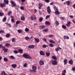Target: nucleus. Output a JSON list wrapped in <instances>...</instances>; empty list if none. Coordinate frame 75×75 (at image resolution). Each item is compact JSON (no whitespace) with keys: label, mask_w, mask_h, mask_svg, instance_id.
I'll return each instance as SVG.
<instances>
[{"label":"nucleus","mask_w":75,"mask_h":75,"mask_svg":"<svg viewBox=\"0 0 75 75\" xmlns=\"http://www.w3.org/2000/svg\"><path fill=\"white\" fill-rule=\"evenodd\" d=\"M22 56L23 57H24L26 59H31L32 58V57H30V55L26 54H23Z\"/></svg>","instance_id":"1"},{"label":"nucleus","mask_w":75,"mask_h":75,"mask_svg":"<svg viewBox=\"0 0 75 75\" xmlns=\"http://www.w3.org/2000/svg\"><path fill=\"white\" fill-rule=\"evenodd\" d=\"M10 3H11V7H16V6H17L16 4V3H15L14 1L13 0H11L10 1Z\"/></svg>","instance_id":"2"},{"label":"nucleus","mask_w":75,"mask_h":75,"mask_svg":"<svg viewBox=\"0 0 75 75\" xmlns=\"http://www.w3.org/2000/svg\"><path fill=\"white\" fill-rule=\"evenodd\" d=\"M52 64L53 65H57V61L56 60H53L52 62Z\"/></svg>","instance_id":"3"},{"label":"nucleus","mask_w":75,"mask_h":75,"mask_svg":"<svg viewBox=\"0 0 75 75\" xmlns=\"http://www.w3.org/2000/svg\"><path fill=\"white\" fill-rule=\"evenodd\" d=\"M30 18L32 20H34L36 19V17L34 15H33L32 16H31Z\"/></svg>","instance_id":"4"},{"label":"nucleus","mask_w":75,"mask_h":75,"mask_svg":"<svg viewBox=\"0 0 75 75\" xmlns=\"http://www.w3.org/2000/svg\"><path fill=\"white\" fill-rule=\"evenodd\" d=\"M6 4L3 3L2 4V3H0V6L1 7H2V8H3V7H6Z\"/></svg>","instance_id":"5"},{"label":"nucleus","mask_w":75,"mask_h":75,"mask_svg":"<svg viewBox=\"0 0 75 75\" xmlns=\"http://www.w3.org/2000/svg\"><path fill=\"white\" fill-rule=\"evenodd\" d=\"M32 69L34 72H37V67L35 66H33L32 67Z\"/></svg>","instance_id":"6"},{"label":"nucleus","mask_w":75,"mask_h":75,"mask_svg":"<svg viewBox=\"0 0 75 75\" xmlns=\"http://www.w3.org/2000/svg\"><path fill=\"white\" fill-rule=\"evenodd\" d=\"M47 12L48 13V14H50L51 13V9H50V7L48 6L47 7Z\"/></svg>","instance_id":"7"},{"label":"nucleus","mask_w":75,"mask_h":75,"mask_svg":"<svg viewBox=\"0 0 75 75\" xmlns=\"http://www.w3.org/2000/svg\"><path fill=\"white\" fill-rule=\"evenodd\" d=\"M38 6H39L38 8L39 10H40L41 8V7H42V6H43V4L40 3L38 4Z\"/></svg>","instance_id":"8"},{"label":"nucleus","mask_w":75,"mask_h":75,"mask_svg":"<svg viewBox=\"0 0 75 75\" xmlns=\"http://www.w3.org/2000/svg\"><path fill=\"white\" fill-rule=\"evenodd\" d=\"M35 46L34 45H30L28 46L29 48H30V49H33L34 48Z\"/></svg>","instance_id":"9"},{"label":"nucleus","mask_w":75,"mask_h":75,"mask_svg":"<svg viewBox=\"0 0 75 75\" xmlns=\"http://www.w3.org/2000/svg\"><path fill=\"white\" fill-rule=\"evenodd\" d=\"M39 64H40V65H43L44 64V61L40 60L39 62Z\"/></svg>","instance_id":"10"},{"label":"nucleus","mask_w":75,"mask_h":75,"mask_svg":"<svg viewBox=\"0 0 75 75\" xmlns=\"http://www.w3.org/2000/svg\"><path fill=\"white\" fill-rule=\"evenodd\" d=\"M9 2L8 0H4V4L6 3V4H8Z\"/></svg>","instance_id":"11"},{"label":"nucleus","mask_w":75,"mask_h":75,"mask_svg":"<svg viewBox=\"0 0 75 75\" xmlns=\"http://www.w3.org/2000/svg\"><path fill=\"white\" fill-rule=\"evenodd\" d=\"M34 39L35 41H36V42H37V43H38V42H40V40H39V39L38 38H35Z\"/></svg>","instance_id":"12"},{"label":"nucleus","mask_w":75,"mask_h":75,"mask_svg":"<svg viewBox=\"0 0 75 75\" xmlns=\"http://www.w3.org/2000/svg\"><path fill=\"white\" fill-rule=\"evenodd\" d=\"M64 39H67V40H69V38L68 36L64 35Z\"/></svg>","instance_id":"13"},{"label":"nucleus","mask_w":75,"mask_h":75,"mask_svg":"<svg viewBox=\"0 0 75 75\" xmlns=\"http://www.w3.org/2000/svg\"><path fill=\"white\" fill-rule=\"evenodd\" d=\"M59 50H62V48H61L59 47H58L56 49H55V50L56 51H58Z\"/></svg>","instance_id":"14"},{"label":"nucleus","mask_w":75,"mask_h":75,"mask_svg":"<svg viewBox=\"0 0 75 75\" xmlns=\"http://www.w3.org/2000/svg\"><path fill=\"white\" fill-rule=\"evenodd\" d=\"M40 54L41 55H45L44 53L42 51H41L40 52Z\"/></svg>","instance_id":"15"},{"label":"nucleus","mask_w":75,"mask_h":75,"mask_svg":"<svg viewBox=\"0 0 75 75\" xmlns=\"http://www.w3.org/2000/svg\"><path fill=\"white\" fill-rule=\"evenodd\" d=\"M11 67L13 68H15L16 67H17V64H13L11 65Z\"/></svg>","instance_id":"16"},{"label":"nucleus","mask_w":75,"mask_h":75,"mask_svg":"<svg viewBox=\"0 0 75 75\" xmlns=\"http://www.w3.org/2000/svg\"><path fill=\"white\" fill-rule=\"evenodd\" d=\"M68 62V59H65L64 60V65H65L66 64H67V62Z\"/></svg>","instance_id":"17"},{"label":"nucleus","mask_w":75,"mask_h":75,"mask_svg":"<svg viewBox=\"0 0 75 75\" xmlns=\"http://www.w3.org/2000/svg\"><path fill=\"white\" fill-rule=\"evenodd\" d=\"M18 52H19L20 54H23V50L19 49L18 50Z\"/></svg>","instance_id":"18"},{"label":"nucleus","mask_w":75,"mask_h":75,"mask_svg":"<svg viewBox=\"0 0 75 75\" xmlns=\"http://www.w3.org/2000/svg\"><path fill=\"white\" fill-rule=\"evenodd\" d=\"M21 19L22 21H24L25 20V18H24V16H22L21 17Z\"/></svg>","instance_id":"19"},{"label":"nucleus","mask_w":75,"mask_h":75,"mask_svg":"<svg viewBox=\"0 0 75 75\" xmlns=\"http://www.w3.org/2000/svg\"><path fill=\"white\" fill-rule=\"evenodd\" d=\"M52 58H53V59H54V60H56V61L57 60V57H55V56H52Z\"/></svg>","instance_id":"20"},{"label":"nucleus","mask_w":75,"mask_h":75,"mask_svg":"<svg viewBox=\"0 0 75 75\" xmlns=\"http://www.w3.org/2000/svg\"><path fill=\"white\" fill-rule=\"evenodd\" d=\"M45 23L46 25H50V22L49 21H46L45 22Z\"/></svg>","instance_id":"21"},{"label":"nucleus","mask_w":75,"mask_h":75,"mask_svg":"<svg viewBox=\"0 0 75 75\" xmlns=\"http://www.w3.org/2000/svg\"><path fill=\"white\" fill-rule=\"evenodd\" d=\"M69 63L70 65H72L73 64V61L71 60L69 61Z\"/></svg>","instance_id":"22"},{"label":"nucleus","mask_w":75,"mask_h":75,"mask_svg":"<svg viewBox=\"0 0 75 75\" xmlns=\"http://www.w3.org/2000/svg\"><path fill=\"white\" fill-rule=\"evenodd\" d=\"M71 24V22L70 21H69L67 22V24H66V26L67 27H69L70 25V24Z\"/></svg>","instance_id":"23"},{"label":"nucleus","mask_w":75,"mask_h":75,"mask_svg":"<svg viewBox=\"0 0 75 75\" xmlns=\"http://www.w3.org/2000/svg\"><path fill=\"white\" fill-rule=\"evenodd\" d=\"M4 60L5 62H7L8 61V59L7 57H5L4 58Z\"/></svg>","instance_id":"24"},{"label":"nucleus","mask_w":75,"mask_h":75,"mask_svg":"<svg viewBox=\"0 0 75 75\" xmlns=\"http://www.w3.org/2000/svg\"><path fill=\"white\" fill-rule=\"evenodd\" d=\"M1 74L2 75H7V74H6V72H5V71H3L1 73Z\"/></svg>","instance_id":"25"},{"label":"nucleus","mask_w":75,"mask_h":75,"mask_svg":"<svg viewBox=\"0 0 75 75\" xmlns=\"http://www.w3.org/2000/svg\"><path fill=\"white\" fill-rule=\"evenodd\" d=\"M12 14V12L11 11H10L8 13V16H11V14Z\"/></svg>","instance_id":"26"},{"label":"nucleus","mask_w":75,"mask_h":75,"mask_svg":"<svg viewBox=\"0 0 75 75\" xmlns=\"http://www.w3.org/2000/svg\"><path fill=\"white\" fill-rule=\"evenodd\" d=\"M50 42L51 43H55V42L52 40L50 39L49 40Z\"/></svg>","instance_id":"27"},{"label":"nucleus","mask_w":75,"mask_h":75,"mask_svg":"<svg viewBox=\"0 0 75 75\" xmlns=\"http://www.w3.org/2000/svg\"><path fill=\"white\" fill-rule=\"evenodd\" d=\"M66 3L67 5L68 6H69L70 4V1H67Z\"/></svg>","instance_id":"28"},{"label":"nucleus","mask_w":75,"mask_h":75,"mask_svg":"<svg viewBox=\"0 0 75 75\" xmlns=\"http://www.w3.org/2000/svg\"><path fill=\"white\" fill-rule=\"evenodd\" d=\"M25 39L27 40V41H28V40H30V38H29L28 36H26L25 37Z\"/></svg>","instance_id":"29"},{"label":"nucleus","mask_w":75,"mask_h":75,"mask_svg":"<svg viewBox=\"0 0 75 75\" xmlns=\"http://www.w3.org/2000/svg\"><path fill=\"white\" fill-rule=\"evenodd\" d=\"M6 36L7 38H9L10 36V35L9 33H8L6 35Z\"/></svg>","instance_id":"30"},{"label":"nucleus","mask_w":75,"mask_h":75,"mask_svg":"<svg viewBox=\"0 0 75 75\" xmlns=\"http://www.w3.org/2000/svg\"><path fill=\"white\" fill-rule=\"evenodd\" d=\"M40 27L42 29H43L45 27V26H44V25H41L40 26Z\"/></svg>","instance_id":"31"},{"label":"nucleus","mask_w":75,"mask_h":75,"mask_svg":"<svg viewBox=\"0 0 75 75\" xmlns=\"http://www.w3.org/2000/svg\"><path fill=\"white\" fill-rule=\"evenodd\" d=\"M6 17H5L3 19L2 21H3V22H6Z\"/></svg>","instance_id":"32"},{"label":"nucleus","mask_w":75,"mask_h":75,"mask_svg":"<svg viewBox=\"0 0 75 75\" xmlns=\"http://www.w3.org/2000/svg\"><path fill=\"white\" fill-rule=\"evenodd\" d=\"M46 55L47 57H49V56H50V52H48V53L46 52Z\"/></svg>","instance_id":"33"},{"label":"nucleus","mask_w":75,"mask_h":75,"mask_svg":"<svg viewBox=\"0 0 75 75\" xmlns=\"http://www.w3.org/2000/svg\"><path fill=\"white\" fill-rule=\"evenodd\" d=\"M55 24H56V25L57 26H58V25H59V22L58 21H56L55 22Z\"/></svg>","instance_id":"34"},{"label":"nucleus","mask_w":75,"mask_h":75,"mask_svg":"<svg viewBox=\"0 0 75 75\" xmlns=\"http://www.w3.org/2000/svg\"><path fill=\"white\" fill-rule=\"evenodd\" d=\"M16 42V38H13L12 40V42Z\"/></svg>","instance_id":"35"},{"label":"nucleus","mask_w":75,"mask_h":75,"mask_svg":"<svg viewBox=\"0 0 75 75\" xmlns=\"http://www.w3.org/2000/svg\"><path fill=\"white\" fill-rule=\"evenodd\" d=\"M43 20V18H40L39 19V21L40 22H41Z\"/></svg>","instance_id":"36"},{"label":"nucleus","mask_w":75,"mask_h":75,"mask_svg":"<svg viewBox=\"0 0 75 75\" xmlns=\"http://www.w3.org/2000/svg\"><path fill=\"white\" fill-rule=\"evenodd\" d=\"M67 27H66V26L65 25H62V28H64V29H66V28Z\"/></svg>","instance_id":"37"},{"label":"nucleus","mask_w":75,"mask_h":75,"mask_svg":"<svg viewBox=\"0 0 75 75\" xmlns=\"http://www.w3.org/2000/svg\"><path fill=\"white\" fill-rule=\"evenodd\" d=\"M48 47V45H43V48H45L46 47Z\"/></svg>","instance_id":"38"},{"label":"nucleus","mask_w":75,"mask_h":75,"mask_svg":"<svg viewBox=\"0 0 75 75\" xmlns=\"http://www.w3.org/2000/svg\"><path fill=\"white\" fill-rule=\"evenodd\" d=\"M2 33H3V34H4V30H0V34H2Z\"/></svg>","instance_id":"39"},{"label":"nucleus","mask_w":75,"mask_h":75,"mask_svg":"<svg viewBox=\"0 0 75 75\" xmlns=\"http://www.w3.org/2000/svg\"><path fill=\"white\" fill-rule=\"evenodd\" d=\"M49 46L50 47H54V45L52 43H50L49 44Z\"/></svg>","instance_id":"40"},{"label":"nucleus","mask_w":75,"mask_h":75,"mask_svg":"<svg viewBox=\"0 0 75 75\" xmlns=\"http://www.w3.org/2000/svg\"><path fill=\"white\" fill-rule=\"evenodd\" d=\"M13 52L15 53V54H17L18 52V51L16 50H15L13 51Z\"/></svg>","instance_id":"41"},{"label":"nucleus","mask_w":75,"mask_h":75,"mask_svg":"<svg viewBox=\"0 0 75 75\" xmlns=\"http://www.w3.org/2000/svg\"><path fill=\"white\" fill-rule=\"evenodd\" d=\"M17 31L19 33H21L22 32V30L21 29L18 30H17Z\"/></svg>","instance_id":"42"},{"label":"nucleus","mask_w":75,"mask_h":75,"mask_svg":"<svg viewBox=\"0 0 75 75\" xmlns=\"http://www.w3.org/2000/svg\"><path fill=\"white\" fill-rule=\"evenodd\" d=\"M20 21H17L16 22V24H20Z\"/></svg>","instance_id":"43"},{"label":"nucleus","mask_w":75,"mask_h":75,"mask_svg":"<svg viewBox=\"0 0 75 75\" xmlns=\"http://www.w3.org/2000/svg\"><path fill=\"white\" fill-rule=\"evenodd\" d=\"M10 58H12V59H14L15 57L13 56H10Z\"/></svg>","instance_id":"44"},{"label":"nucleus","mask_w":75,"mask_h":75,"mask_svg":"<svg viewBox=\"0 0 75 75\" xmlns=\"http://www.w3.org/2000/svg\"><path fill=\"white\" fill-rule=\"evenodd\" d=\"M20 9H21V10H23L24 8V7H23V6H21L20 7Z\"/></svg>","instance_id":"45"},{"label":"nucleus","mask_w":75,"mask_h":75,"mask_svg":"<svg viewBox=\"0 0 75 75\" xmlns=\"http://www.w3.org/2000/svg\"><path fill=\"white\" fill-rule=\"evenodd\" d=\"M55 13L56 14H59L60 13L58 11H55Z\"/></svg>","instance_id":"46"},{"label":"nucleus","mask_w":75,"mask_h":75,"mask_svg":"<svg viewBox=\"0 0 75 75\" xmlns=\"http://www.w3.org/2000/svg\"><path fill=\"white\" fill-rule=\"evenodd\" d=\"M25 31H26V32H28V31H29V29L28 28H26L25 29Z\"/></svg>","instance_id":"47"},{"label":"nucleus","mask_w":75,"mask_h":75,"mask_svg":"<svg viewBox=\"0 0 75 75\" xmlns=\"http://www.w3.org/2000/svg\"><path fill=\"white\" fill-rule=\"evenodd\" d=\"M4 51L5 52H7L8 51V49H5Z\"/></svg>","instance_id":"48"},{"label":"nucleus","mask_w":75,"mask_h":75,"mask_svg":"<svg viewBox=\"0 0 75 75\" xmlns=\"http://www.w3.org/2000/svg\"><path fill=\"white\" fill-rule=\"evenodd\" d=\"M27 63H25L23 65L24 67H27Z\"/></svg>","instance_id":"49"},{"label":"nucleus","mask_w":75,"mask_h":75,"mask_svg":"<svg viewBox=\"0 0 75 75\" xmlns=\"http://www.w3.org/2000/svg\"><path fill=\"white\" fill-rule=\"evenodd\" d=\"M19 1H21L22 3H24L25 1V0H19Z\"/></svg>","instance_id":"50"},{"label":"nucleus","mask_w":75,"mask_h":75,"mask_svg":"<svg viewBox=\"0 0 75 75\" xmlns=\"http://www.w3.org/2000/svg\"><path fill=\"white\" fill-rule=\"evenodd\" d=\"M10 45L8 43L6 44L5 45V46L6 47H8L9 46H10Z\"/></svg>","instance_id":"51"},{"label":"nucleus","mask_w":75,"mask_h":75,"mask_svg":"<svg viewBox=\"0 0 75 75\" xmlns=\"http://www.w3.org/2000/svg\"><path fill=\"white\" fill-rule=\"evenodd\" d=\"M50 17V15H47L46 17V19H48Z\"/></svg>","instance_id":"52"},{"label":"nucleus","mask_w":75,"mask_h":75,"mask_svg":"<svg viewBox=\"0 0 75 75\" xmlns=\"http://www.w3.org/2000/svg\"><path fill=\"white\" fill-rule=\"evenodd\" d=\"M2 48L3 49V51H4L6 49V47L4 46H3L2 47Z\"/></svg>","instance_id":"53"},{"label":"nucleus","mask_w":75,"mask_h":75,"mask_svg":"<svg viewBox=\"0 0 75 75\" xmlns=\"http://www.w3.org/2000/svg\"><path fill=\"white\" fill-rule=\"evenodd\" d=\"M54 8H55V9H56V11H58V8L56 7L55 6H54Z\"/></svg>","instance_id":"54"},{"label":"nucleus","mask_w":75,"mask_h":75,"mask_svg":"<svg viewBox=\"0 0 75 75\" xmlns=\"http://www.w3.org/2000/svg\"><path fill=\"white\" fill-rule=\"evenodd\" d=\"M45 1L46 3H48L50 2V0H45Z\"/></svg>","instance_id":"55"},{"label":"nucleus","mask_w":75,"mask_h":75,"mask_svg":"<svg viewBox=\"0 0 75 75\" xmlns=\"http://www.w3.org/2000/svg\"><path fill=\"white\" fill-rule=\"evenodd\" d=\"M43 31H45V32H47V31H48V30L47 29H44Z\"/></svg>","instance_id":"56"},{"label":"nucleus","mask_w":75,"mask_h":75,"mask_svg":"<svg viewBox=\"0 0 75 75\" xmlns=\"http://www.w3.org/2000/svg\"><path fill=\"white\" fill-rule=\"evenodd\" d=\"M11 21L12 23H14V19H11Z\"/></svg>","instance_id":"57"},{"label":"nucleus","mask_w":75,"mask_h":75,"mask_svg":"<svg viewBox=\"0 0 75 75\" xmlns=\"http://www.w3.org/2000/svg\"><path fill=\"white\" fill-rule=\"evenodd\" d=\"M3 16V14L1 13H0V16Z\"/></svg>","instance_id":"58"},{"label":"nucleus","mask_w":75,"mask_h":75,"mask_svg":"<svg viewBox=\"0 0 75 75\" xmlns=\"http://www.w3.org/2000/svg\"><path fill=\"white\" fill-rule=\"evenodd\" d=\"M60 19L61 20H64V17H61Z\"/></svg>","instance_id":"59"},{"label":"nucleus","mask_w":75,"mask_h":75,"mask_svg":"<svg viewBox=\"0 0 75 75\" xmlns=\"http://www.w3.org/2000/svg\"><path fill=\"white\" fill-rule=\"evenodd\" d=\"M72 70L73 71H75V67H74V68L72 69Z\"/></svg>","instance_id":"60"},{"label":"nucleus","mask_w":75,"mask_h":75,"mask_svg":"<svg viewBox=\"0 0 75 75\" xmlns=\"http://www.w3.org/2000/svg\"><path fill=\"white\" fill-rule=\"evenodd\" d=\"M49 37H50V38H51V37H53V35H49Z\"/></svg>","instance_id":"61"},{"label":"nucleus","mask_w":75,"mask_h":75,"mask_svg":"<svg viewBox=\"0 0 75 75\" xmlns=\"http://www.w3.org/2000/svg\"><path fill=\"white\" fill-rule=\"evenodd\" d=\"M14 26H15V27H17V26H18V25L16 23V24L14 25Z\"/></svg>","instance_id":"62"},{"label":"nucleus","mask_w":75,"mask_h":75,"mask_svg":"<svg viewBox=\"0 0 75 75\" xmlns=\"http://www.w3.org/2000/svg\"><path fill=\"white\" fill-rule=\"evenodd\" d=\"M3 40V38H1V37H0V41H2Z\"/></svg>","instance_id":"63"},{"label":"nucleus","mask_w":75,"mask_h":75,"mask_svg":"<svg viewBox=\"0 0 75 75\" xmlns=\"http://www.w3.org/2000/svg\"><path fill=\"white\" fill-rule=\"evenodd\" d=\"M73 7L74 8H75V4L73 5Z\"/></svg>","instance_id":"64"}]
</instances>
